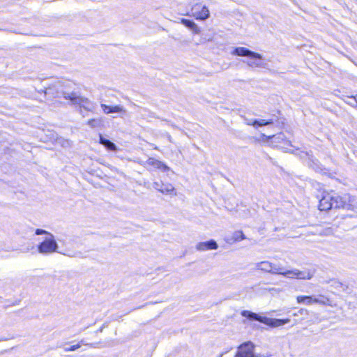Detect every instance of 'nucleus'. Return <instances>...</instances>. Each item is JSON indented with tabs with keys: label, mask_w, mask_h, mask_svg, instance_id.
<instances>
[{
	"label": "nucleus",
	"mask_w": 357,
	"mask_h": 357,
	"mask_svg": "<svg viewBox=\"0 0 357 357\" xmlns=\"http://www.w3.org/2000/svg\"><path fill=\"white\" fill-rule=\"evenodd\" d=\"M255 267L258 270L272 274L282 275L288 278L310 280L313 276V273L309 271H301L298 269L286 270L284 267H280L268 261L258 262L255 264Z\"/></svg>",
	"instance_id": "f257e3e1"
},
{
	"label": "nucleus",
	"mask_w": 357,
	"mask_h": 357,
	"mask_svg": "<svg viewBox=\"0 0 357 357\" xmlns=\"http://www.w3.org/2000/svg\"><path fill=\"white\" fill-rule=\"evenodd\" d=\"M61 86L60 82L54 85V88L57 90L56 97L63 96L65 99L70 100L72 104L78 105L80 107L87 111H92L93 109V105L88 98L82 97L75 92H67L63 89H60Z\"/></svg>",
	"instance_id": "f03ea898"
},
{
	"label": "nucleus",
	"mask_w": 357,
	"mask_h": 357,
	"mask_svg": "<svg viewBox=\"0 0 357 357\" xmlns=\"http://www.w3.org/2000/svg\"><path fill=\"white\" fill-rule=\"evenodd\" d=\"M231 54L238 56H247L248 59H243L242 61L251 68H262L264 64L262 62V56L257 52L244 47H235L231 52Z\"/></svg>",
	"instance_id": "7ed1b4c3"
},
{
	"label": "nucleus",
	"mask_w": 357,
	"mask_h": 357,
	"mask_svg": "<svg viewBox=\"0 0 357 357\" xmlns=\"http://www.w3.org/2000/svg\"><path fill=\"white\" fill-rule=\"evenodd\" d=\"M241 314L243 317H246L250 320L258 321L272 328L283 326L286 324L289 323L290 321V319H274L268 318L266 317H262L258 314H256L248 310H243L241 312Z\"/></svg>",
	"instance_id": "20e7f679"
},
{
	"label": "nucleus",
	"mask_w": 357,
	"mask_h": 357,
	"mask_svg": "<svg viewBox=\"0 0 357 357\" xmlns=\"http://www.w3.org/2000/svg\"><path fill=\"white\" fill-rule=\"evenodd\" d=\"M341 204L340 196L327 193L319 200V208L320 211H328L333 208H340Z\"/></svg>",
	"instance_id": "39448f33"
},
{
	"label": "nucleus",
	"mask_w": 357,
	"mask_h": 357,
	"mask_svg": "<svg viewBox=\"0 0 357 357\" xmlns=\"http://www.w3.org/2000/svg\"><path fill=\"white\" fill-rule=\"evenodd\" d=\"M38 251L42 255H50L53 252H57L59 245L55 240V238L52 234H49V236H47L43 241L40 243L38 246Z\"/></svg>",
	"instance_id": "423d86ee"
},
{
	"label": "nucleus",
	"mask_w": 357,
	"mask_h": 357,
	"mask_svg": "<svg viewBox=\"0 0 357 357\" xmlns=\"http://www.w3.org/2000/svg\"><path fill=\"white\" fill-rule=\"evenodd\" d=\"M255 344L250 342H246L238 347L237 354L239 357H269L261 354H255Z\"/></svg>",
	"instance_id": "0eeeda50"
},
{
	"label": "nucleus",
	"mask_w": 357,
	"mask_h": 357,
	"mask_svg": "<svg viewBox=\"0 0 357 357\" xmlns=\"http://www.w3.org/2000/svg\"><path fill=\"white\" fill-rule=\"evenodd\" d=\"M342 204L340 205V208H346L348 210H357V199L354 196H351L349 194H346L341 197Z\"/></svg>",
	"instance_id": "6e6552de"
},
{
	"label": "nucleus",
	"mask_w": 357,
	"mask_h": 357,
	"mask_svg": "<svg viewBox=\"0 0 357 357\" xmlns=\"http://www.w3.org/2000/svg\"><path fill=\"white\" fill-rule=\"evenodd\" d=\"M192 15L197 20H205L209 17L210 13L208 8L205 6H202L201 5L196 4L192 8Z\"/></svg>",
	"instance_id": "1a4fd4ad"
},
{
	"label": "nucleus",
	"mask_w": 357,
	"mask_h": 357,
	"mask_svg": "<svg viewBox=\"0 0 357 357\" xmlns=\"http://www.w3.org/2000/svg\"><path fill=\"white\" fill-rule=\"evenodd\" d=\"M261 137L263 139H264L266 141L271 139L272 142L275 143L276 144V146H282V145L284 144V145H289V146H292L290 141L287 140L285 135H284V133H282V132L278 133V135H270V136H267L264 134H262Z\"/></svg>",
	"instance_id": "9d476101"
},
{
	"label": "nucleus",
	"mask_w": 357,
	"mask_h": 357,
	"mask_svg": "<svg viewBox=\"0 0 357 357\" xmlns=\"http://www.w3.org/2000/svg\"><path fill=\"white\" fill-rule=\"evenodd\" d=\"M153 188L162 194H172L175 190L174 186L168 183L154 182Z\"/></svg>",
	"instance_id": "9b49d317"
},
{
	"label": "nucleus",
	"mask_w": 357,
	"mask_h": 357,
	"mask_svg": "<svg viewBox=\"0 0 357 357\" xmlns=\"http://www.w3.org/2000/svg\"><path fill=\"white\" fill-rule=\"evenodd\" d=\"M218 245L214 240H210L205 242H200L197 244L196 249L199 251H206L210 250H216Z\"/></svg>",
	"instance_id": "f8f14e48"
},
{
	"label": "nucleus",
	"mask_w": 357,
	"mask_h": 357,
	"mask_svg": "<svg viewBox=\"0 0 357 357\" xmlns=\"http://www.w3.org/2000/svg\"><path fill=\"white\" fill-rule=\"evenodd\" d=\"M146 165L153 166V167L162 169L164 172H166L169 169V167L167 166L165 163L153 158H149L146 161Z\"/></svg>",
	"instance_id": "ddd939ff"
},
{
	"label": "nucleus",
	"mask_w": 357,
	"mask_h": 357,
	"mask_svg": "<svg viewBox=\"0 0 357 357\" xmlns=\"http://www.w3.org/2000/svg\"><path fill=\"white\" fill-rule=\"evenodd\" d=\"M103 112L105 114H111V113H120L122 112H125L123 107L121 105H115V106H108L105 104L100 105Z\"/></svg>",
	"instance_id": "4468645a"
},
{
	"label": "nucleus",
	"mask_w": 357,
	"mask_h": 357,
	"mask_svg": "<svg viewBox=\"0 0 357 357\" xmlns=\"http://www.w3.org/2000/svg\"><path fill=\"white\" fill-rule=\"evenodd\" d=\"M181 22L187 28L190 29L194 33H199L200 32V29L198 26L192 20L182 18L181 20Z\"/></svg>",
	"instance_id": "2eb2a0df"
},
{
	"label": "nucleus",
	"mask_w": 357,
	"mask_h": 357,
	"mask_svg": "<svg viewBox=\"0 0 357 357\" xmlns=\"http://www.w3.org/2000/svg\"><path fill=\"white\" fill-rule=\"evenodd\" d=\"M100 144L103 145L106 149H107L109 151H115L117 149V147L114 143L105 138L102 135H100Z\"/></svg>",
	"instance_id": "dca6fc26"
},
{
	"label": "nucleus",
	"mask_w": 357,
	"mask_h": 357,
	"mask_svg": "<svg viewBox=\"0 0 357 357\" xmlns=\"http://www.w3.org/2000/svg\"><path fill=\"white\" fill-rule=\"evenodd\" d=\"M245 238V236L244 234L243 233V231H236L232 234L231 237L227 238V241L229 243H233L234 242L239 241L243 240Z\"/></svg>",
	"instance_id": "f3484780"
},
{
	"label": "nucleus",
	"mask_w": 357,
	"mask_h": 357,
	"mask_svg": "<svg viewBox=\"0 0 357 357\" xmlns=\"http://www.w3.org/2000/svg\"><path fill=\"white\" fill-rule=\"evenodd\" d=\"M307 155L309 156L307 162L308 165L317 172L321 170L319 162L312 155H310L307 153Z\"/></svg>",
	"instance_id": "a211bd4d"
},
{
	"label": "nucleus",
	"mask_w": 357,
	"mask_h": 357,
	"mask_svg": "<svg viewBox=\"0 0 357 357\" xmlns=\"http://www.w3.org/2000/svg\"><path fill=\"white\" fill-rule=\"evenodd\" d=\"M252 123L253 126H267V125L273 124V119H269V120H265V119L257 120V119H255L253 121V122H252Z\"/></svg>",
	"instance_id": "6ab92c4d"
},
{
	"label": "nucleus",
	"mask_w": 357,
	"mask_h": 357,
	"mask_svg": "<svg viewBox=\"0 0 357 357\" xmlns=\"http://www.w3.org/2000/svg\"><path fill=\"white\" fill-rule=\"evenodd\" d=\"M297 302L298 303H306V304H312V297L309 296H298L296 298Z\"/></svg>",
	"instance_id": "aec40b11"
},
{
	"label": "nucleus",
	"mask_w": 357,
	"mask_h": 357,
	"mask_svg": "<svg viewBox=\"0 0 357 357\" xmlns=\"http://www.w3.org/2000/svg\"><path fill=\"white\" fill-rule=\"evenodd\" d=\"M87 124L91 128L98 127L101 124V120L92 119L87 121Z\"/></svg>",
	"instance_id": "412c9836"
},
{
	"label": "nucleus",
	"mask_w": 357,
	"mask_h": 357,
	"mask_svg": "<svg viewBox=\"0 0 357 357\" xmlns=\"http://www.w3.org/2000/svg\"><path fill=\"white\" fill-rule=\"evenodd\" d=\"M328 301V299L324 297H322L321 299L319 298H312V303H321V304H326V302Z\"/></svg>",
	"instance_id": "4be33fe9"
},
{
	"label": "nucleus",
	"mask_w": 357,
	"mask_h": 357,
	"mask_svg": "<svg viewBox=\"0 0 357 357\" xmlns=\"http://www.w3.org/2000/svg\"><path fill=\"white\" fill-rule=\"evenodd\" d=\"M349 100L346 101V102L351 106H356L357 105V102H354L356 100V96H350L348 97Z\"/></svg>",
	"instance_id": "5701e85b"
},
{
	"label": "nucleus",
	"mask_w": 357,
	"mask_h": 357,
	"mask_svg": "<svg viewBox=\"0 0 357 357\" xmlns=\"http://www.w3.org/2000/svg\"><path fill=\"white\" fill-rule=\"evenodd\" d=\"M49 234H50L49 231L42 229H36L35 231L36 235L46 234L47 236H49Z\"/></svg>",
	"instance_id": "b1692460"
},
{
	"label": "nucleus",
	"mask_w": 357,
	"mask_h": 357,
	"mask_svg": "<svg viewBox=\"0 0 357 357\" xmlns=\"http://www.w3.org/2000/svg\"><path fill=\"white\" fill-rule=\"evenodd\" d=\"M79 348H80V344H77L73 345L70 347L65 348V351H75V350L78 349Z\"/></svg>",
	"instance_id": "393cba45"
},
{
	"label": "nucleus",
	"mask_w": 357,
	"mask_h": 357,
	"mask_svg": "<svg viewBox=\"0 0 357 357\" xmlns=\"http://www.w3.org/2000/svg\"><path fill=\"white\" fill-rule=\"evenodd\" d=\"M53 90V88L52 87H49V88H46L45 89V94H50V93H52V91Z\"/></svg>",
	"instance_id": "a878e982"
},
{
	"label": "nucleus",
	"mask_w": 357,
	"mask_h": 357,
	"mask_svg": "<svg viewBox=\"0 0 357 357\" xmlns=\"http://www.w3.org/2000/svg\"><path fill=\"white\" fill-rule=\"evenodd\" d=\"M254 120H252V119H245V122L247 125H249V126H252V122H253Z\"/></svg>",
	"instance_id": "bb28decb"
},
{
	"label": "nucleus",
	"mask_w": 357,
	"mask_h": 357,
	"mask_svg": "<svg viewBox=\"0 0 357 357\" xmlns=\"http://www.w3.org/2000/svg\"><path fill=\"white\" fill-rule=\"evenodd\" d=\"M98 343H89V346L93 348L98 347Z\"/></svg>",
	"instance_id": "cd10ccee"
},
{
	"label": "nucleus",
	"mask_w": 357,
	"mask_h": 357,
	"mask_svg": "<svg viewBox=\"0 0 357 357\" xmlns=\"http://www.w3.org/2000/svg\"><path fill=\"white\" fill-rule=\"evenodd\" d=\"M79 344L89 346V343L85 342L84 340H81Z\"/></svg>",
	"instance_id": "c85d7f7f"
},
{
	"label": "nucleus",
	"mask_w": 357,
	"mask_h": 357,
	"mask_svg": "<svg viewBox=\"0 0 357 357\" xmlns=\"http://www.w3.org/2000/svg\"><path fill=\"white\" fill-rule=\"evenodd\" d=\"M105 328V325H103L102 327H100V328L98 330V331H97V332H100V333H101V332H102V331H103V328Z\"/></svg>",
	"instance_id": "c756f323"
},
{
	"label": "nucleus",
	"mask_w": 357,
	"mask_h": 357,
	"mask_svg": "<svg viewBox=\"0 0 357 357\" xmlns=\"http://www.w3.org/2000/svg\"><path fill=\"white\" fill-rule=\"evenodd\" d=\"M298 312H299L300 314H302L304 312H306V310H304V309H301Z\"/></svg>",
	"instance_id": "7c9ffc66"
},
{
	"label": "nucleus",
	"mask_w": 357,
	"mask_h": 357,
	"mask_svg": "<svg viewBox=\"0 0 357 357\" xmlns=\"http://www.w3.org/2000/svg\"><path fill=\"white\" fill-rule=\"evenodd\" d=\"M81 255V252L76 253L73 257H79Z\"/></svg>",
	"instance_id": "2f4dec72"
},
{
	"label": "nucleus",
	"mask_w": 357,
	"mask_h": 357,
	"mask_svg": "<svg viewBox=\"0 0 357 357\" xmlns=\"http://www.w3.org/2000/svg\"><path fill=\"white\" fill-rule=\"evenodd\" d=\"M234 357H239L238 355L237 354V353L236 354V355L234 356Z\"/></svg>",
	"instance_id": "473e14b6"
}]
</instances>
